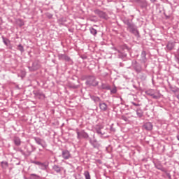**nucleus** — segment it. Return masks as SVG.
Wrapping results in <instances>:
<instances>
[{
	"instance_id": "f257e3e1",
	"label": "nucleus",
	"mask_w": 179,
	"mask_h": 179,
	"mask_svg": "<svg viewBox=\"0 0 179 179\" xmlns=\"http://www.w3.org/2000/svg\"><path fill=\"white\" fill-rule=\"evenodd\" d=\"M124 24H127V29L128 31H129V33L134 34L136 37H137V38H139V37H141V35L139 34V31H138V28H136L135 24L131 23V22H129V20H124Z\"/></svg>"
},
{
	"instance_id": "f03ea898",
	"label": "nucleus",
	"mask_w": 179,
	"mask_h": 179,
	"mask_svg": "<svg viewBox=\"0 0 179 179\" xmlns=\"http://www.w3.org/2000/svg\"><path fill=\"white\" fill-rule=\"evenodd\" d=\"M85 85H87V86H93V87H96V86H99V81L96 80L95 76H88L86 78Z\"/></svg>"
},
{
	"instance_id": "7ed1b4c3",
	"label": "nucleus",
	"mask_w": 179,
	"mask_h": 179,
	"mask_svg": "<svg viewBox=\"0 0 179 179\" xmlns=\"http://www.w3.org/2000/svg\"><path fill=\"white\" fill-rule=\"evenodd\" d=\"M94 13L95 15H97L100 19H104V20H108L109 17L108 15H107V13L101 10L100 9H96L94 10Z\"/></svg>"
},
{
	"instance_id": "20e7f679",
	"label": "nucleus",
	"mask_w": 179,
	"mask_h": 179,
	"mask_svg": "<svg viewBox=\"0 0 179 179\" xmlns=\"http://www.w3.org/2000/svg\"><path fill=\"white\" fill-rule=\"evenodd\" d=\"M131 68H133L134 71H135L136 73H141V72H142V66L141 64L138 63L136 60L132 61Z\"/></svg>"
},
{
	"instance_id": "39448f33",
	"label": "nucleus",
	"mask_w": 179,
	"mask_h": 179,
	"mask_svg": "<svg viewBox=\"0 0 179 179\" xmlns=\"http://www.w3.org/2000/svg\"><path fill=\"white\" fill-rule=\"evenodd\" d=\"M76 132L77 134V139H87L89 138V134L85 131V130H79V129H76Z\"/></svg>"
},
{
	"instance_id": "423d86ee",
	"label": "nucleus",
	"mask_w": 179,
	"mask_h": 179,
	"mask_svg": "<svg viewBox=\"0 0 179 179\" xmlns=\"http://www.w3.org/2000/svg\"><path fill=\"white\" fill-rule=\"evenodd\" d=\"M145 94L147 96H150L152 99H155V100H159V99H160V92L156 94L153 90L145 91Z\"/></svg>"
},
{
	"instance_id": "0eeeda50",
	"label": "nucleus",
	"mask_w": 179,
	"mask_h": 179,
	"mask_svg": "<svg viewBox=\"0 0 179 179\" xmlns=\"http://www.w3.org/2000/svg\"><path fill=\"white\" fill-rule=\"evenodd\" d=\"M33 139L35 141L37 145L42 146L43 149H46L48 145L47 142L44 139H41L39 137H33Z\"/></svg>"
},
{
	"instance_id": "6e6552de",
	"label": "nucleus",
	"mask_w": 179,
	"mask_h": 179,
	"mask_svg": "<svg viewBox=\"0 0 179 179\" xmlns=\"http://www.w3.org/2000/svg\"><path fill=\"white\" fill-rule=\"evenodd\" d=\"M31 72H34V71H37L41 68V64L38 60H36L32 63L31 66L28 67Z\"/></svg>"
},
{
	"instance_id": "1a4fd4ad",
	"label": "nucleus",
	"mask_w": 179,
	"mask_h": 179,
	"mask_svg": "<svg viewBox=\"0 0 179 179\" xmlns=\"http://www.w3.org/2000/svg\"><path fill=\"white\" fill-rule=\"evenodd\" d=\"M57 57L59 61H65L66 62H69V64L72 63V59L66 54H59Z\"/></svg>"
},
{
	"instance_id": "9d476101",
	"label": "nucleus",
	"mask_w": 179,
	"mask_h": 179,
	"mask_svg": "<svg viewBox=\"0 0 179 179\" xmlns=\"http://www.w3.org/2000/svg\"><path fill=\"white\" fill-rule=\"evenodd\" d=\"M33 93L36 99H38L39 100H44V99H45V94L40 90H34Z\"/></svg>"
},
{
	"instance_id": "9b49d317",
	"label": "nucleus",
	"mask_w": 179,
	"mask_h": 179,
	"mask_svg": "<svg viewBox=\"0 0 179 179\" xmlns=\"http://www.w3.org/2000/svg\"><path fill=\"white\" fill-rule=\"evenodd\" d=\"M24 149L26 150V156H30L33 152H35L36 148L33 145H26Z\"/></svg>"
},
{
	"instance_id": "f8f14e48",
	"label": "nucleus",
	"mask_w": 179,
	"mask_h": 179,
	"mask_svg": "<svg viewBox=\"0 0 179 179\" xmlns=\"http://www.w3.org/2000/svg\"><path fill=\"white\" fill-rule=\"evenodd\" d=\"M62 157L64 160H69V159H72V155H71V152L68 150H64L62 152Z\"/></svg>"
},
{
	"instance_id": "ddd939ff",
	"label": "nucleus",
	"mask_w": 179,
	"mask_h": 179,
	"mask_svg": "<svg viewBox=\"0 0 179 179\" xmlns=\"http://www.w3.org/2000/svg\"><path fill=\"white\" fill-rule=\"evenodd\" d=\"M104 128L102 125H97L95 127V131L98 135H106V132L103 131L102 129Z\"/></svg>"
},
{
	"instance_id": "4468645a",
	"label": "nucleus",
	"mask_w": 179,
	"mask_h": 179,
	"mask_svg": "<svg viewBox=\"0 0 179 179\" xmlns=\"http://www.w3.org/2000/svg\"><path fill=\"white\" fill-rule=\"evenodd\" d=\"M52 169L57 174H61V173H62V170H64V168L62 166H59V165L57 164L53 165Z\"/></svg>"
},
{
	"instance_id": "2eb2a0df",
	"label": "nucleus",
	"mask_w": 179,
	"mask_h": 179,
	"mask_svg": "<svg viewBox=\"0 0 179 179\" xmlns=\"http://www.w3.org/2000/svg\"><path fill=\"white\" fill-rule=\"evenodd\" d=\"M143 129H145V131H152L153 129V124L152 122H146L143 125Z\"/></svg>"
},
{
	"instance_id": "dca6fc26",
	"label": "nucleus",
	"mask_w": 179,
	"mask_h": 179,
	"mask_svg": "<svg viewBox=\"0 0 179 179\" xmlns=\"http://www.w3.org/2000/svg\"><path fill=\"white\" fill-rule=\"evenodd\" d=\"M99 106L101 111H103V113L108 110V106H107L104 102H100Z\"/></svg>"
},
{
	"instance_id": "f3484780",
	"label": "nucleus",
	"mask_w": 179,
	"mask_h": 179,
	"mask_svg": "<svg viewBox=\"0 0 179 179\" xmlns=\"http://www.w3.org/2000/svg\"><path fill=\"white\" fill-rule=\"evenodd\" d=\"M174 47H176V42H168L167 45H166V48L167 50H169V51H171L172 50L174 49Z\"/></svg>"
},
{
	"instance_id": "a211bd4d",
	"label": "nucleus",
	"mask_w": 179,
	"mask_h": 179,
	"mask_svg": "<svg viewBox=\"0 0 179 179\" xmlns=\"http://www.w3.org/2000/svg\"><path fill=\"white\" fill-rule=\"evenodd\" d=\"M90 143L92 145V146H93V148H94V149H97V148H99L100 146V144H99V143L97 142V140H90Z\"/></svg>"
},
{
	"instance_id": "6ab92c4d",
	"label": "nucleus",
	"mask_w": 179,
	"mask_h": 179,
	"mask_svg": "<svg viewBox=\"0 0 179 179\" xmlns=\"http://www.w3.org/2000/svg\"><path fill=\"white\" fill-rule=\"evenodd\" d=\"M13 142H14L15 146H20V145H22V141H20V138H19L17 136H14Z\"/></svg>"
},
{
	"instance_id": "aec40b11",
	"label": "nucleus",
	"mask_w": 179,
	"mask_h": 179,
	"mask_svg": "<svg viewBox=\"0 0 179 179\" xmlns=\"http://www.w3.org/2000/svg\"><path fill=\"white\" fill-rule=\"evenodd\" d=\"M154 166H155V169H157V170H160L162 172L164 171V169H166L160 163H155Z\"/></svg>"
},
{
	"instance_id": "412c9836",
	"label": "nucleus",
	"mask_w": 179,
	"mask_h": 179,
	"mask_svg": "<svg viewBox=\"0 0 179 179\" xmlns=\"http://www.w3.org/2000/svg\"><path fill=\"white\" fill-rule=\"evenodd\" d=\"M141 57V61H143V64H146V61H148V59H146V51L143 50Z\"/></svg>"
},
{
	"instance_id": "4be33fe9",
	"label": "nucleus",
	"mask_w": 179,
	"mask_h": 179,
	"mask_svg": "<svg viewBox=\"0 0 179 179\" xmlns=\"http://www.w3.org/2000/svg\"><path fill=\"white\" fill-rule=\"evenodd\" d=\"M91 99L92 100V101H94L96 104H97L98 103H101V99H100V97L96 96H91Z\"/></svg>"
},
{
	"instance_id": "5701e85b",
	"label": "nucleus",
	"mask_w": 179,
	"mask_h": 179,
	"mask_svg": "<svg viewBox=\"0 0 179 179\" xmlns=\"http://www.w3.org/2000/svg\"><path fill=\"white\" fill-rule=\"evenodd\" d=\"M1 38L3 40V44H5V45H6V47H8V45H9V44H10V41H9V39H8V38H5V37H3V36H2Z\"/></svg>"
},
{
	"instance_id": "b1692460",
	"label": "nucleus",
	"mask_w": 179,
	"mask_h": 179,
	"mask_svg": "<svg viewBox=\"0 0 179 179\" xmlns=\"http://www.w3.org/2000/svg\"><path fill=\"white\" fill-rule=\"evenodd\" d=\"M90 31L91 34H92V36H94V37H96V36H97V30L96 29H94V27H90Z\"/></svg>"
},
{
	"instance_id": "393cba45",
	"label": "nucleus",
	"mask_w": 179,
	"mask_h": 179,
	"mask_svg": "<svg viewBox=\"0 0 179 179\" xmlns=\"http://www.w3.org/2000/svg\"><path fill=\"white\" fill-rule=\"evenodd\" d=\"M136 115H138V117H139L140 118L141 117H143V111H142V109H141V108H138L136 110Z\"/></svg>"
},
{
	"instance_id": "a878e982",
	"label": "nucleus",
	"mask_w": 179,
	"mask_h": 179,
	"mask_svg": "<svg viewBox=\"0 0 179 179\" xmlns=\"http://www.w3.org/2000/svg\"><path fill=\"white\" fill-rule=\"evenodd\" d=\"M101 89L103 90H111V87L107 84L102 83L101 85Z\"/></svg>"
},
{
	"instance_id": "bb28decb",
	"label": "nucleus",
	"mask_w": 179,
	"mask_h": 179,
	"mask_svg": "<svg viewBox=\"0 0 179 179\" xmlns=\"http://www.w3.org/2000/svg\"><path fill=\"white\" fill-rule=\"evenodd\" d=\"M1 166L2 169H8V167H9V164L6 161H2L1 162Z\"/></svg>"
},
{
	"instance_id": "cd10ccee",
	"label": "nucleus",
	"mask_w": 179,
	"mask_h": 179,
	"mask_svg": "<svg viewBox=\"0 0 179 179\" xmlns=\"http://www.w3.org/2000/svg\"><path fill=\"white\" fill-rule=\"evenodd\" d=\"M39 167H41V170H47V169H48V164H45V163L41 162Z\"/></svg>"
},
{
	"instance_id": "c85d7f7f",
	"label": "nucleus",
	"mask_w": 179,
	"mask_h": 179,
	"mask_svg": "<svg viewBox=\"0 0 179 179\" xmlns=\"http://www.w3.org/2000/svg\"><path fill=\"white\" fill-rule=\"evenodd\" d=\"M29 178L30 179H38V178H40V176L38 175H36L34 173H31Z\"/></svg>"
},
{
	"instance_id": "c756f323",
	"label": "nucleus",
	"mask_w": 179,
	"mask_h": 179,
	"mask_svg": "<svg viewBox=\"0 0 179 179\" xmlns=\"http://www.w3.org/2000/svg\"><path fill=\"white\" fill-rule=\"evenodd\" d=\"M163 173H165L166 176L168 177V178L171 179V174L169 173V171L165 168L164 171H162Z\"/></svg>"
},
{
	"instance_id": "7c9ffc66",
	"label": "nucleus",
	"mask_w": 179,
	"mask_h": 179,
	"mask_svg": "<svg viewBox=\"0 0 179 179\" xmlns=\"http://www.w3.org/2000/svg\"><path fill=\"white\" fill-rule=\"evenodd\" d=\"M84 176L85 177V179H91V178H90V173H89L88 171H85L84 172Z\"/></svg>"
},
{
	"instance_id": "2f4dec72",
	"label": "nucleus",
	"mask_w": 179,
	"mask_h": 179,
	"mask_svg": "<svg viewBox=\"0 0 179 179\" xmlns=\"http://www.w3.org/2000/svg\"><path fill=\"white\" fill-rule=\"evenodd\" d=\"M169 89L170 90H171V92H173V93H177V92H178V88H176L171 85L169 86Z\"/></svg>"
},
{
	"instance_id": "473e14b6",
	"label": "nucleus",
	"mask_w": 179,
	"mask_h": 179,
	"mask_svg": "<svg viewBox=\"0 0 179 179\" xmlns=\"http://www.w3.org/2000/svg\"><path fill=\"white\" fill-rule=\"evenodd\" d=\"M17 50H18V51L23 52V51H24V48H23V45H22V44H20L17 46Z\"/></svg>"
},
{
	"instance_id": "72a5a7b5",
	"label": "nucleus",
	"mask_w": 179,
	"mask_h": 179,
	"mask_svg": "<svg viewBox=\"0 0 179 179\" xmlns=\"http://www.w3.org/2000/svg\"><path fill=\"white\" fill-rule=\"evenodd\" d=\"M17 22L20 27H22V26H24V22H23V20L19 19V20H17Z\"/></svg>"
},
{
	"instance_id": "f704fd0d",
	"label": "nucleus",
	"mask_w": 179,
	"mask_h": 179,
	"mask_svg": "<svg viewBox=\"0 0 179 179\" xmlns=\"http://www.w3.org/2000/svg\"><path fill=\"white\" fill-rule=\"evenodd\" d=\"M109 90H110V93L112 94H115V93H117V87H113V89Z\"/></svg>"
},
{
	"instance_id": "c9c22d12",
	"label": "nucleus",
	"mask_w": 179,
	"mask_h": 179,
	"mask_svg": "<svg viewBox=\"0 0 179 179\" xmlns=\"http://www.w3.org/2000/svg\"><path fill=\"white\" fill-rule=\"evenodd\" d=\"M121 120H123V121H125V122H128L129 121L128 117H127L125 115H122Z\"/></svg>"
},
{
	"instance_id": "e433bc0d",
	"label": "nucleus",
	"mask_w": 179,
	"mask_h": 179,
	"mask_svg": "<svg viewBox=\"0 0 179 179\" xmlns=\"http://www.w3.org/2000/svg\"><path fill=\"white\" fill-rule=\"evenodd\" d=\"M32 163L34 164H36V166H40V164H41V162H38V161H33Z\"/></svg>"
},
{
	"instance_id": "4c0bfd02",
	"label": "nucleus",
	"mask_w": 179,
	"mask_h": 179,
	"mask_svg": "<svg viewBox=\"0 0 179 179\" xmlns=\"http://www.w3.org/2000/svg\"><path fill=\"white\" fill-rule=\"evenodd\" d=\"M148 6V3L146 1H143L141 5V8H146Z\"/></svg>"
},
{
	"instance_id": "58836bf2",
	"label": "nucleus",
	"mask_w": 179,
	"mask_h": 179,
	"mask_svg": "<svg viewBox=\"0 0 179 179\" xmlns=\"http://www.w3.org/2000/svg\"><path fill=\"white\" fill-rule=\"evenodd\" d=\"M113 125H114V124L110 125V131H111V132H115V128L113 127Z\"/></svg>"
},
{
	"instance_id": "ea45409f",
	"label": "nucleus",
	"mask_w": 179,
	"mask_h": 179,
	"mask_svg": "<svg viewBox=\"0 0 179 179\" xmlns=\"http://www.w3.org/2000/svg\"><path fill=\"white\" fill-rule=\"evenodd\" d=\"M131 103L135 107H141V104L136 103L135 102H131Z\"/></svg>"
},
{
	"instance_id": "a19ab883",
	"label": "nucleus",
	"mask_w": 179,
	"mask_h": 179,
	"mask_svg": "<svg viewBox=\"0 0 179 179\" xmlns=\"http://www.w3.org/2000/svg\"><path fill=\"white\" fill-rule=\"evenodd\" d=\"M117 52L119 53V54H121L122 55V58H125V57H127V53H121V52L120 51V50H117Z\"/></svg>"
},
{
	"instance_id": "79ce46f5",
	"label": "nucleus",
	"mask_w": 179,
	"mask_h": 179,
	"mask_svg": "<svg viewBox=\"0 0 179 179\" xmlns=\"http://www.w3.org/2000/svg\"><path fill=\"white\" fill-rule=\"evenodd\" d=\"M20 153H22V155H23V156H26V152H24V151H23V150H20Z\"/></svg>"
},
{
	"instance_id": "37998d69",
	"label": "nucleus",
	"mask_w": 179,
	"mask_h": 179,
	"mask_svg": "<svg viewBox=\"0 0 179 179\" xmlns=\"http://www.w3.org/2000/svg\"><path fill=\"white\" fill-rule=\"evenodd\" d=\"M151 2H152V3H155V2H157V0H150Z\"/></svg>"
},
{
	"instance_id": "c03bdc74",
	"label": "nucleus",
	"mask_w": 179,
	"mask_h": 179,
	"mask_svg": "<svg viewBox=\"0 0 179 179\" xmlns=\"http://www.w3.org/2000/svg\"><path fill=\"white\" fill-rule=\"evenodd\" d=\"M97 162L99 163V164H101V160L98 159V160H97Z\"/></svg>"
},
{
	"instance_id": "a18cd8bd",
	"label": "nucleus",
	"mask_w": 179,
	"mask_h": 179,
	"mask_svg": "<svg viewBox=\"0 0 179 179\" xmlns=\"http://www.w3.org/2000/svg\"><path fill=\"white\" fill-rule=\"evenodd\" d=\"M125 48L127 50V51H129V48H128V46H125Z\"/></svg>"
},
{
	"instance_id": "49530a36",
	"label": "nucleus",
	"mask_w": 179,
	"mask_h": 179,
	"mask_svg": "<svg viewBox=\"0 0 179 179\" xmlns=\"http://www.w3.org/2000/svg\"><path fill=\"white\" fill-rule=\"evenodd\" d=\"M143 79H146V75H144V76H143Z\"/></svg>"
},
{
	"instance_id": "de8ad7c7",
	"label": "nucleus",
	"mask_w": 179,
	"mask_h": 179,
	"mask_svg": "<svg viewBox=\"0 0 179 179\" xmlns=\"http://www.w3.org/2000/svg\"><path fill=\"white\" fill-rule=\"evenodd\" d=\"M48 17H52V15L50 14Z\"/></svg>"
},
{
	"instance_id": "09e8293b",
	"label": "nucleus",
	"mask_w": 179,
	"mask_h": 179,
	"mask_svg": "<svg viewBox=\"0 0 179 179\" xmlns=\"http://www.w3.org/2000/svg\"><path fill=\"white\" fill-rule=\"evenodd\" d=\"M177 62L179 61V57H176Z\"/></svg>"
},
{
	"instance_id": "8fccbe9b",
	"label": "nucleus",
	"mask_w": 179,
	"mask_h": 179,
	"mask_svg": "<svg viewBox=\"0 0 179 179\" xmlns=\"http://www.w3.org/2000/svg\"><path fill=\"white\" fill-rule=\"evenodd\" d=\"M39 150H40V152H41L42 150H41V149H39Z\"/></svg>"
},
{
	"instance_id": "3c124183",
	"label": "nucleus",
	"mask_w": 179,
	"mask_h": 179,
	"mask_svg": "<svg viewBox=\"0 0 179 179\" xmlns=\"http://www.w3.org/2000/svg\"><path fill=\"white\" fill-rule=\"evenodd\" d=\"M91 22H93V20H91Z\"/></svg>"
},
{
	"instance_id": "603ef678",
	"label": "nucleus",
	"mask_w": 179,
	"mask_h": 179,
	"mask_svg": "<svg viewBox=\"0 0 179 179\" xmlns=\"http://www.w3.org/2000/svg\"><path fill=\"white\" fill-rule=\"evenodd\" d=\"M178 64H179V61H178Z\"/></svg>"
},
{
	"instance_id": "864d4df0",
	"label": "nucleus",
	"mask_w": 179,
	"mask_h": 179,
	"mask_svg": "<svg viewBox=\"0 0 179 179\" xmlns=\"http://www.w3.org/2000/svg\"><path fill=\"white\" fill-rule=\"evenodd\" d=\"M38 179H40V178H38Z\"/></svg>"
}]
</instances>
